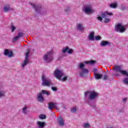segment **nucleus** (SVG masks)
I'll use <instances>...</instances> for the list:
<instances>
[{"mask_svg":"<svg viewBox=\"0 0 128 128\" xmlns=\"http://www.w3.org/2000/svg\"><path fill=\"white\" fill-rule=\"evenodd\" d=\"M79 70H80V72L79 73L80 76L81 78H86V75L88 74V70L86 68H84V64L82 62L79 63L78 66Z\"/></svg>","mask_w":128,"mask_h":128,"instance_id":"1","label":"nucleus"},{"mask_svg":"<svg viewBox=\"0 0 128 128\" xmlns=\"http://www.w3.org/2000/svg\"><path fill=\"white\" fill-rule=\"evenodd\" d=\"M42 86H54V84L52 82V80L50 78L44 75L42 76Z\"/></svg>","mask_w":128,"mask_h":128,"instance_id":"2","label":"nucleus"},{"mask_svg":"<svg viewBox=\"0 0 128 128\" xmlns=\"http://www.w3.org/2000/svg\"><path fill=\"white\" fill-rule=\"evenodd\" d=\"M82 10L86 14H94L96 12V10L93 9L92 6L91 4L84 5Z\"/></svg>","mask_w":128,"mask_h":128,"instance_id":"3","label":"nucleus"},{"mask_svg":"<svg viewBox=\"0 0 128 128\" xmlns=\"http://www.w3.org/2000/svg\"><path fill=\"white\" fill-rule=\"evenodd\" d=\"M54 54V52L52 51L48 52L44 55V60L46 62H50L54 60V56L52 55Z\"/></svg>","mask_w":128,"mask_h":128,"instance_id":"4","label":"nucleus"},{"mask_svg":"<svg viewBox=\"0 0 128 128\" xmlns=\"http://www.w3.org/2000/svg\"><path fill=\"white\" fill-rule=\"evenodd\" d=\"M116 32H126V26H122V24H118L115 26Z\"/></svg>","mask_w":128,"mask_h":128,"instance_id":"5","label":"nucleus"},{"mask_svg":"<svg viewBox=\"0 0 128 128\" xmlns=\"http://www.w3.org/2000/svg\"><path fill=\"white\" fill-rule=\"evenodd\" d=\"M30 6L35 10V11L36 12H38L39 14H42V5L40 4H36L32 3H30Z\"/></svg>","mask_w":128,"mask_h":128,"instance_id":"6","label":"nucleus"},{"mask_svg":"<svg viewBox=\"0 0 128 128\" xmlns=\"http://www.w3.org/2000/svg\"><path fill=\"white\" fill-rule=\"evenodd\" d=\"M54 76L56 78H58L59 80H62L61 78L62 76H64V72L62 70L57 69L54 72Z\"/></svg>","mask_w":128,"mask_h":128,"instance_id":"7","label":"nucleus"},{"mask_svg":"<svg viewBox=\"0 0 128 128\" xmlns=\"http://www.w3.org/2000/svg\"><path fill=\"white\" fill-rule=\"evenodd\" d=\"M89 94L90 100H94L96 98H98V93L94 91H88L85 93V96Z\"/></svg>","mask_w":128,"mask_h":128,"instance_id":"8","label":"nucleus"},{"mask_svg":"<svg viewBox=\"0 0 128 128\" xmlns=\"http://www.w3.org/2000/svg\"><path fill=\"white\" fill-rule=\"evenodd\" d=\"M101 16L102 18H105L104 22L106 24H108V22H110V19L106 18V17L108 16H114V14L112 12H108L106 11V12H102L101 14Z\"/></svg>","mask_w":128,"mask_h":128,"instance_id":"9","label":"nucleus"},{"mask_svg":"<svg viewBox=\"0 0 128 128\" xmlns=\"http://www.w3.org/2000/svg\"><path fill=\"white\" fill-rule=\"evenodd\" d=\"M114 70L117 72H120L122 74H124V76H128V72L126 70H122V67L120 66H114Z\"/></svg>","mask_w":128,"mask_h":128,"instance_id":"10","label":"nucleus"},{"mask_svg":"<svg viewBox=\"0 0 128 128\" xmlns=\"http://www.w3.org/2000/svg\"><path fill=\"white\" fill-rule=\"evenodd\" d=\"M30 49L27 50V52L26 53V58L24 62L22 64V68H24L28 64H30V59H28V56H30Z\"/></svg>","mask_w":128,"mask_h":128,"instance_id":"11","label":"nucleus"},{"mask_svg":"<svg viewBox=\"0 0 128 128\" xmlns=\"http://www.w3.org/2000/svg\"><path fill=\"white\" fill-rule=\"evenodd\" d=\"M24 36V34L22 32H19L18 34V35L13 38V42H16V40H20V38H22Z\"/></svg>","mask_w":128,"mask_h":128,"instance_id":"12","label":"nucleus"},{"mask_svg":"<svg viewBox=\"0 0 128 128\" xmlns=\"http://www.w3.org/2000/svg\"><path fill=\"white\" fill-rule=\"evenodd\" d=\"M3 10L4 12H10V10H14V8H10L8 4L4 6Z\"/></svg>","mask_w":128,"mask_h":128,"instance_id":"13","label":"nucleus"},{"mask_svg":"<svg viewBox=\"0 0 128 128\" xmlns=\"http://www.w3.org/2000/svg\"><path fill=\"white\" fill-rule=\"evenodd\" d=\"M37 98L38 100V102H42L44 100V98L42 96V94L40 92L38 95Z\"/></svg>","mask_w":128,"mask_h":128,"instance_id":"14","label":"nucleus"},{"mask_svg":"<svg viewBox=\"0 0 128 128\" xmlns=\"http://www.w3.org/2000/svg\"><path fill=\"white\" fill-rule=\"evenodd\" d=\"M101 46H110V43L108 41L102 40L100 43Z\"/></svg>","mask_w":128,"mask_h":128,"instance_id":"15","label":"nucleus"},{"mask_svg":"<svg viewBox=\"0 0 128 128\" xmlns=\"http://www.w3.org/2000/svg\"><path fill=\"white\" fill-rule=\"evenodd\" d=\"M58 124L60 126H62L64 124V120L62 118H60L58 120Z\"/></svg>","mask_w":128,"mask_h":128,"instance_id":"16","label":"nucleus"},{"mask_svg":"<svg viewBox=\"0 0 128 128\" xmlns=\"http://www.w3.org/2000/svg\"><path fill=\"white\" fill-rule=\"evenodd\" d=\"M48 108L50 110L53 108H56V104L54 102H50L48 104Z\"/></svg>","mask_w":128,"mask_h":128,"instance_id":"17","label":"nucleus"},{"mask_svg":"<svg viewBox=\"0 0 128 128\" xmlns=\"http://www.w3.org/2000/svg\"><path fill=\"white\" fill-rule=\"evenodd\" d=\"M37 124L40 128H44V126H46V123L44 122H40V121L37 122Z\"/></svg>","mask_w":128,"mask_h":128,"instance_id":"18","label":"nucleus"},{"mask_svg":"<svg viewBox=\"0 0 128 128\" xmlns=\"http://www.w3.org/2000/svg\"><path fill=\"white\" fill-rule=\"evenodd\" d=\"M94 74L96 80H100V78H102V74H100L98 73H95Z\"/></svg>","mask_w":128,"mask_h":128,"instance_id":"19","label":"nucleus"},{"mask_svg":"<svg viewBox=\"0 0 128 128\" xmlns=\"http://www.w3.org/2000/svg\"><path fill=\"white\" fill-rule=\"evenodd\" d=\"M89 38L91 40H94V32H90L89 35Z\"/></svg>","mask_w":128,"mask_h":128,"instance_id":"20","label":"nucleus"},{"mask_svg":"<svg viewBox=\"0 0 128 128\" xmlns=\"http://www.w3.org/2000/svg\"><path fill=\"white\" fill-rule=\"evenodd\" d=\"M77 28L80 32H84V27H82V24H78L77 26Z\"/></svg>","mask_w":128,"mask_h":128,"instance_id":"21","label":"nucleus"},{"mask_svg":"<svg viewBox=\"0 0 128 128\" xmlns=\"http://www.w3.org/2000/svg\"><path fill=\"white\" fill-rule=\"evenodd\" d=\"M41 94H46V96H50V92L46 91V90H42Z\"/></svg>","mask_w":128,"mask_h":128,"instance_id":"22","label":"nucleus"},{"mask_svg":"<svg viewBox=\"0 0 128 128\" xmlns=\"http://www.w3.org/2000/svg\"><path fill=\"white\" fill-rule=\"evenodd\" d=\"M96 63V61L94 60H90V61H87V62H84V64H94Z\"/></svg>","mask_w":128,"mask_h":128,"instance_id":"23","label":"nucleus"},{"mask_svg":"<svg viewBox=\"0 0 128 128\" xmlns=\"http://www.w3.org/2000/svg\"><path fill=\"white\" fill-rule=\"evenodd\" d=\"M110 6L112 8H116L118 6V4L116 3H112L110 5Z\"/></svg>","mask_w":128,"mask_h":128,"instance_id":"24","label":"nucleus"},{"mask_svg":"<svg viewBox=\"0 0 128 128\" xmlns=\"http://www.w3.org/2000/svg\"><path fill=\"white\" fill-rule=\"evenodd\" d=\"M28 110L27 106H24L22 108V112H24V114H28V110Z\"/></svg>","mask_w":128,"mask_h":128,"instance_id":"25","label":"nucleus"},{"mask_svg":"<svg viewBox=\"0 0 128 128\" xmlns=\"http://www.w3.org/2000/svg\"><path fill=\"white\" fill-rule=\"evenodd\" d=\"M68 47H66L65 48H63L62 52H63L64 54H66V52H68Z\"/></svg>","mask_w":128,"mask_h":128,"instance_id":"26","label":"nucleus"},{"mask_svg":"<svg viewBox=\"0 0 128 128\" xmlns=\"http://www.w3.org/2000/svg\"><path fill=\"white\" fill-rule=\"evenodd\" d=\"M40 118V120H44V118H46V115L44 114H41L39 116Z\"/></svg>","mask_w":128,"mask_h":128,"instance_id":"27","label":"nucleus"},{"mask_svg":"<svg viewBox=\"0 0 128 128\" xmlns=\"http://www.w3.org/2000/svg\"><path fill=\"white\" fill-rule=\"evenodd\" d=\"M71 112H73L74 114H76V108L75 107L72 108Z\"/></svg>","mask_w":128,"mask_h":128,"instance_id":"28","label":"nucleus"},{"mask_svg":"<svg viewBox=\"0 0 128 128\" xmlns=\"http://www.w3.org/2000/svg\"><path fill=\"white\" fill-rule=\"evenodd\" d=\"M9 53H10V50H8V49L5 50L4 52V54L5 56H8Z\"/></svg>","mask_w":128,"mask_h":128,"instance_id":"29","label":"nucleus"},{"mask_svg":"<svg viewBox=\"0 0 128 128\" xmlns=\"http://www.w3.org/2000/svg\"><path fill=\"white\" fill-rule=\"evenodd\" d=\"M103 79L104 80H110V78H108V76L107 75H104L103 76Z\"/></svg>","mask_w":128,"mask_h":128,"instance_id":"30","label":"nucleus"},{"mask_svg":"<svg viewBox=\"0 0 128 128\" xmlns=\"http://www.w3.org/2000/svg\"><path fill=\"white\" fill-rule=\"evenodd\" d=\"M4 96V91H0V98Z\"/></svg>","mask_w":128,"mask_h":128,"instance_id":"31","label":"nucleus"},{"mask_svg":"<svg viewBox=\"0 0 128 128\" xmlns=\"http://www.w3.org/2000/svg\"><path fill=\"white\" fill-rule=\"evenodd\" d=\"M83 126L84 128H90V124L85 123L84 124Z\"/></svg>","mask_w":128,"mask_h":128,"instance_id":"32","label":"nucleus"},{"mask_svg":"<svg viewBox=\"0 0 128 128\" xmlns=\"http://www.w3.org/2000/svg\"><path fill=\"white\" fill-rule=\"evenodd\" d=\"M97 20L100 22H102V18L100 16H98Z\"/></svg>","mask_w":128,"mask_h":128,"instance_id":"33","label":"nucleus"},{"mask_svg":"<svg viewBox=\"0 0 128 128\" xmlns=\"http://www.w3.org/2000/svg\"><path fill=\"white\" fill-rule=\"evenodd\" d=\"M16 28L14 26V25H12V32H14Z\"/></svg>","mask_w":128,"mask_h":128,"instance_id":"34","label":"nucleus"},{"mask_svg":"<svg viewBox=\"0 0 128 128\" xmlns=\"http://www.w3.org/2000/svg\"><path fill=\"white\" fill-rule=\"evenodd\" d=\"M68 54H72V52H74V50L72 49H70V48H68Z\"/></svg>","mask_w":128,"mask_h":128,"instance_id":"35","label":"nucleus"},{"mask_svg":"<svg viewBox=\"0 0 128 128\" xmlns=\"http://www.w3.org/2000/svg\"><path fill=\"white\" fill-rule=\"evenodd\" d=\"M120 10H126V6H121L120 7Z\"/></svg>","mask_w":128,"mask_h":128,"instance_id":"36","label":"nucleus"},{"mask_svg":"<svg viewBox=\"0 0 128 128\" xmlns=\"http://www.w3.org/2000/svg\"><path fill=\"white\" fill-rule=\"evenodd\" d=\"M95 38L96 40H101L102 38L100 36H96Z\"/></svg>","mask_w":128,"mask_h":128,"instance_id":"37","label":"nucleus"},{"mask_svg":"<svg viewBox=\"0 0 128 128\" xmlns=\"http://www.w3.org/2000/svg\"><path fill=\"white\" fill-rule=\"evenodd\" d=\"M52 90L54 92H56V90H58V88H56V87H52Z\"/></svg>","mask_w":128,"mask_h":128,"instance_id":"38","label":"nucleus"},{"mask_svg":"<svg viewBox=\"0 0 128 128\" xmlns=\"http://www.w3.org/2000/svg\"><path fill=\"white\" fill-rule=\"evenodd\" d=\"M68 80V76H65L64 78H62V80L63 81V82H66V80Z\"/></svg>","mask_w":128,"mask_h":128,"instance_id":"39","label":"nucleus"},{"mask_svg":"<svg viewBox=\"0 0 128 128\" xmlns=\"http://www.w3.org/2000/svg\"><path fill=\"white\" fill-rule=\"evenodd\" d=\"M8 56L9 58H12V52H9V54H8Z\"/></svg>","mask_w":128,"mask_h":128,"instance_id":"40","label":"nucleus"},{"mask_svg":"<svg viewBox=\"0 0 128 128\" xmlns=\"http://www.w3.org/2000/svg\"><path fill=\"white\" fill-rule=\"evenodd\" d=\"M96 72H98V70L96 68H94L93 70V72H94V74H96Z\"/></svg>","mask_w":128,"mask_h":128,"instance_id":"41","label":"nucleus"},{"mask_svg":"<svg viewBox=\"0 0 128 128\" xmlns=\"http://www.w3.org/2000/svg\"><path fill=\"white\" fill-rule=\"evenodd\" d=\"M126 100H128V98H123V102H126Z\"/></svg>","mask_w":128,"mask_h":128,"instance_id":"42","label":"nucleus"},{"mask_svg":"<svg viewBox=\"0 0 128 128\" xmlns=\"http://www.w3.org/2000/svg\"><path fill=\"white\" fill-rule=\"evenodd\" d=\"M68 10H70V8H67L65 9V12H68Z\"/></svg>","mask_w":128,"mask_h":128,"instance_id":"43","label":"nucleus"},{"mask_svg":"<svg viewBox=\"0 0 128 128\" xmlns=\"http://www.w3.org/2000/svg\"><path fill=\"white\" fill-rule=\"evenodd\" d=\"M116 76H119L118 74H116Z\"/></svg>","mask_w":128,"mask_h":128,"instance_id":"44","label":"nucleus"}]
</instances>
